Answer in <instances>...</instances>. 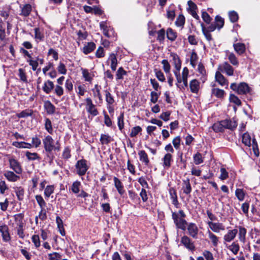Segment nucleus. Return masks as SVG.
<instances>
[{
	"instance_id": "57",
	"label": "nucleus",
	"mask_w": 260,
	"mask_h": 260,
	"mask_svg": "<svg viewBox=\"0 0 260 260\" xmlns=\"http://www.w3.org/2000/svg\"><path fill=\"white\" fill-rule=\"evenodd\" d=\"M36 199L41 209H44L46 207V203L41 196H36Z\"/></svg>"
},
{
	"instance_id": "33",
	"label": "nucleus",
	"mask_w": 260,
	"mask_h": 260,
	"mask_svg": "<svg viewBox=\"0 0 260 260\" xmlns=\"http://www.w3.org/2000/svg\"><path fill=\"white\" fill-rule=\"evenodd\" d=\"M31 11V6L29 4L24 5L21 8V15L28 16Z\"/></svg>"
},
{
	"instance_id": "28",
	"label": "nucleus",
	"mask_w": 260,
	"mask_h": 260,
	"mask_svg": "<svg viewBox=\"0 0 260 260\" xmlns=\"http://www.w3.org/2000/svg\"><path fill=\"white\" fill-rule=\"evenodd\" d=\"M54 85L50 80H47L45 82L43 86V91L47 94L49 93L51 90L54 88Z\"/></svg>"
},
{
	"instance_id": "4",
	"label": "nucleus",
	"mask_w": 260,
	"mask_h": 260,
	"mask_svg": "<svg viewBox=\"0 0 260 260\" xmlns=\"http://www.w3.org/2000/svg\"><path fill=\"white\" fill-rule=\"evenodd\" d=\"M81 187V183L79 181H74L71 187V189L72 192L75 194L79 193L77 196L78 197H81L85 198L88 196V194L83 190H81L80 191V188Z\"/></svg>"
},
{
	"instance_id": "30",
	"label": "nucleus",
	"mask_w": 260,
	"mask_h": 260,
	"mask_svg": "<svg viewBox=\"0 0 260 260\" xmlns=\"http://www.w3.org/2000/svg\"><path fill=\"white\" fill-rule=\"evenodd\" d=\"M95 48V44L94 43L89 42L83 47L82 50L85 54H87L93 51Z\"/></svg>"
},
{
	"instance_id": "60",
	"label": "nucleus",
	"mask_w": 260,
	"mask_h": 260,
	"mask_svg": "<svg viewBox=\"0 0 260 260\" xmlns=\"http://www.w3.org/2000/svg\"><path fill=\"white\" fill-rule=\"evenodd\" d=\"M185 23V18L182 15H179L175 22V24L177 26H182Z\"/></svg>"
},
{
	"instance_id": "2",
	"label": "nucleus",
	"mask_w": 260,
	"mask_h": 260,
	"mask_svg": "<svg viewBox=\"0 0 260 260\" xmlns=\"http://www.w3.org/2000/svg\"><path fill=\"white\" fill-rule=\"evenodd\" d=\"M43 144L45 151L48 154H50L53 150L59 151L60 150V145L58 142L56 143V146L54 144V140L52 138L48 135L43 140Z\"/></svg>"
},
{
	"instance_id": "48",
	"label": "nucleus",
	"mask_w": 260,
	"mask_h": 260,
	"mask_svg": "<svg viewBox=\"0 0 260 260\" xmlns=\"http://www.w3.org/2000/svg\"><path fill=\"white\" fill-rule=\"evenodd\" d=\"M228 59L233 65L238 66L239 64L238 59L233 53H230L229 54Z\"/></svg>"
},
{
	"instance_id": "31",
	"label": "nucleus",
	"mask_w": 260,
	"mask_h": 260,
	"mask_svg": "<svg viewBox=\"0 0 260 260\" xmlns=\"http://www.w3.org/2000/svg\"><path fill=\"white\" fill-rule=\"evenodd\" d=\"M207 233L208 235V237L211 240L212 245L214 246H217L219 243L218 237L210 231H208Z\"/></svg>"
},
{
	"instance_id": "44",
	"label": "nucleus",
	"mask_w": 260,
	"mask_h": 260,
	"mask_svg": "<svg viewBox=\"0 0 260 260\" xmlns=\"http://www.w3.org/2000/svg\"><path fill=\"white\" fill-rule=\"evenodd\" d=\"M6 37L5 23L0 18V39L4 40Z\"/></svg>"
},
{
	"instance_id": "16",
	"label": "nucleus",
	"mask_w": 260,
	"mask_h": 260,
	"mask_svg": "<svg viewBox=\"0 0 260 260\" xmlns=\"http://www.w3.org/2000/svg\"><path fill=\"white\" fill-rule=\"evenodd\" d=\"M237 233L238 230L237 229L229 230L223 236L224 243L231 242L235 238Z\"/></svg>"
},
{
	"instance_id": "54",
	"label": "nucleus",
	"mask_w": 260,
	"mask_h": 260,
	"mask_svg": "<svg viewBox=\"0 0 260 260\" xmlns=\"http://www.w3.org/2000/svg\"><path fill=\"white\" fill-rule=\"evenodd\" d=\"M105 92L106 96V101L107 102L108 105H112L114 102V100L113 99V96L108 90H105Z\"/></svg>"
},
{
	"instance_id": "49",
	"label": "nucleus",
	"mask_w": 260,
	"mask_h": 260,
	"mask_svg": "<svg viewBox=\"0 0 260 260\" xmlns=\"http://www.w3.org/2000/svg\"><path fill=\"white\" fill-rule=\"evenodd\" d=\"M142 131V129L140 126H135L132 128L129 136L131 137H135Z\"/></svg>"
},
{
	"instance_id": "26",
	"label": "nucleus",
	"mask_w": 260,
	"mask_h": 260,
	"mask_svg": "<svg viewBox=\"0 0 260 260\" xmlns=\"http://www.w3.org/2000/svg\"><path fill=\"white\" fill-rule=\"evenodd\" d=\"M233 47L234 48L235 51L238 53L239 55H241L243 54L246 50L245 45L243 43H237L233 44Z\"/></svg>"
},
{
	"instance_id": "17",
	"label": "nucleus",
	"mask_w": 260,
	"mask_h": 260,
	"mask_svg": "<svg viewBox=\"0 0 260 260\" xmlns=\"http://www.w3.org/2000/svg\"><path fill=\"white\" fill-rule=\"evenodd\" d=\"M213 87L211 90V93L212 95L218 99H223L225 94V91L220 89L218 88H215V84L213 83L212 84Z\"/></svg>"
},
{
	"instance_id": "43",
	"label": "nucleus",
	"mask_w": 260,
	"mask_h": 260,
	"mask_svg": "<svg viewBox=\"0 0 260 260\" xmlns=\"http://www.w3.org/2000/svg\"><path fill=\"white\" fill-rule=\"evenodd\" d=\"M193 158L194 164L197 165H200L204 162L202 155L199 152H197L196 154H195L193 155Z\"/></svg>"
},
{
	"instance_id": "55",
	"label": "nucleus",
	"mask_w": 260,
	"mask_h": 260,
	"mask_svg": "<svg viewBox=\"0 0 260 260\" xmlns=\"http://www.w3.org/2000/svg\"><path fill=\"white\" fill-rule=\"evenodd\" d=\"M54 187L53 185H48L45 189L44 194L45 196L49 198L50 195L53 192Z\"/></svg>"
},
{
	"instance_id": "38",
	"label": "nucleus",
	"mask_w": 260,
	"mask_h": 260,
	"mask_svg": "<svg viewBox=\"0 0 260 260\" xmlns=\"http://www.w3.org/2000/svg\"><path fill=\"white\" fill-rule=\"evenodd\" d=\"M167 38L171 41H174L177 38L176 32L172 28H168L167 30Z\"/></svg>"
},
{
	"instance_id": "20",
	"label": "nucleus",
	"mask_w": 260,
	"mask_h": 260,
	"mask_svg": "<svg viewBox=\"0 0 260 260\" xmlns=\"http://www.w3.org/2000/svg\"><path fill=\"white\" fill-rule=\"evenodd\" d=\"M250 91L248 85L245 82H241L238 85L237 93L239 94H246Z\"/></svg>"
},
{
	"instance_id": "64",
	"label": "nucleus",
	"mask_w": 260,
	"mask_h": 260,
	"mask_svg": "<svg viewBox=\"0 0 260 260\" xmlns=\"http://www.w3.org/2000/svg\"><path fill=\"white\" fill-rule=\"evenodd\" d=\"M48 256L49 260H59L61 258V255L57 252L49 253Z\"/></svg>"
},
{
	"instance_id": "21",
	"label": "nucleus",
	"mask_w": 260,
	"mask_h": 260,
	"mask_svg": "<svg viewBox=\"0 0 260 260\" xmlns=\"http://www.w3.org/2000/svg\"><path fill=\"white\" fill-rule=\"evenodd\" d=\"M182 190L186 194H189L191 192L192 188L189 179L183 181Z\"/></svg>"
},
{
	"instance_id": "14",
	"label": "nucleus",
	"mask_w": 260,
	"mask_h": 260,
	"mask_svg": "<svg viewBox=\"0 0 260 260\" xmlns=\"http://www.w3.org/2000/svg\"><path fill=\"white\" fill-rule=\"evenodd\" d=\"M215 81L219 83V84L222 86H225V88H227L229 82L225 78V77L221 74L219 71H217L215 76Z\"/></svg>"
},
{
	"instance_id": "18",
	"label": "nucleus",
	"mask_w": 260,
	"mask_h": 260,
	"mask_svg": "<svg viewBox=\"0 0 260 260\" xmlns=\"http://www.w3.org/2000/svg\"><path fill=\"white\" fill-rule=\"evenodd\" d=\"M222 124L223 130L225 128L233 129L237 127V124L236 121H232L231 120L225 119L220 121Z\"/></svg>"
},
{
	"instance_id": "25",
	"label": "nucleus",
	"mask_w": 260,
	"mask_h": 260,
	"mask_svg": "<svg viewBox=\"0 0 260 260\" xmlns=\"http://www.w3.org/2000/svg\"><path fill=\"white\" fill-rule=\"evenodd\" d=\"M169 194L171 199L172 201V204L176 207H178L179 203L177 199V193L175 189L171 187L169 189Z\"/></svg>"
},
{
	"instance_id": "53",
	"label": "nucleus",
	"mask_w": 260,
	"mask_h": 260,
	"mask_svg": "<svg viewBox=\"0 0 260 260\" xmlns=\"http://www.w3.org/2000/svg\"><path fill=\"white\" fill-rule=\"evenodd\" d=\"M45 127L46 131L50 134L53 133V128L52 126V123L50 120L48 118H46Z\"/></svg>"
},
{
	"instance_id": "19",
	"label": "nucleus",
	"mask_w": 260,
	"mask_h": 260,
	"mask_svg": "<svg viewBox=\"0 0 260 260\" xmlns=\"http://www.w3.org/2000/svg\"><path fill=\"white\" fill-rule=\"evenodd\" d=\"M6 179L11 182H16L20 179V177L15 174L13 172L10 171H6L4 174Z\"/></svg>"
},
{
	"instance_id": "24",
	"label": "nucleus",
	"mask_w": 260,
	"mask_h": 260,
	"mask_svg": "<svg viewBox=\"0 0 260 260\" xmlns=\"http://www.w3.org/2000/svg\"><path fill=\"white\" fill-rule=\"evenodd\" d=\"M200 82L196 79H193L189 83V87L191 92L197 93L200 89Z\"/></svg>"
},
{
	"instance_id": "37",
	"label": "nucleus",
	"mask_w": 260,
	"mask_h": 260,
	"mask_svg": "<svg viewBox=\"0 0 260 260\" xmlns=\"http://www.w3.org/2000/svg\"><path fill=\"white\" fill-rule=\"evenodd\" d=\"M251 137L249 134L247 133H244L242 136V141L243 144H244L247 146H251Z\"/></svg>"
},
{
	"instance_id": "11",
	"label": "nucleus",
	"mask_w": 260,
	"mask_h": 260,
	"mask_svg": "<svg viewBox=\"0 0 260 260\" xmlns=\"http://www.w3.org/2000/svg\"><path fill=\"white\" fill-rule=\"evenodd\" d=\"M186 227L188 234L193 238L197 239L199 232V229L197 225L194 223H189Z\"/></svg>"
},
{
	"instance_id": "59",
	"label": "nucleus",
	"mask_w": 260,
	"mask_h": 260,
	"mask_svg": "<svg viewBox=\"0 0 260 260\" xmlns=\"http://www.w3.org/2000/svg\"><path fill=\"white\" fill-rule=\"evenodd\" d=\"M160 94V92L157 93L156 91H152L150 93V101L154 104L156 103Z\"/></svg>"
},
{
	"instance_id": "6",
	"label": "nucleus",
	"mask_w": 260,
	"mask_h": 260,
	"mask_svg": "<svg viewBox=\"0 0 260 260\" xmlns=\"http://www.w3.org/2000/svg\"><path fill=\"white\" fill-rule=\"evenodd\" d=\"M218 71L224 73L228 76H232L234 74V69L228 62L220 64L218 67Z\"/></svg>"
},
{
	"instance_id": "50",
	"label": "nucleus",
	"mask_w": 260,
	"mask_h": 260,
	"mask_svg": "<svg viewBox=\"0 0 260 260\" xmlns=\"http://www.w3.org/2000/svg\"><path fill=\"white\" fill-rule=\"evenodd\" d=\"M16 196L19 200L21 201L23 199L24 190L21 187H17L15 190Z\"/></svg>"
},
{
	"instance_id": "40",
	"label": "nucleus",
	"mask_w": 260,
	"mask_h": 260,
	"mask_svg": "<svg viewBox=\"0 0 260 260\" xmlns=\"http://www.w3.org/2000/svg\"><path fill=\"white\" fill-rule=\"evenodd\" d=\"M239 238L240 241L242 242H245V236L246 234V230L245 228L242 226H239Z\"/></svg>"
},
{
	"instance_id": "12",
	"label": "nucleus",
	"mask_w": 260,
	"mask_h": 260,
	"mask_svg": "<svg viewBox=\"0 0 260 260\" xmlns=\"http://www.w3.org/2000/svg\"><path fill=\"white\" fill-rule=\"evenodd\" d=\"M163 167L166 169L170 168L172 162L173 161V156L170 153H166L161 159Z\"/></svg>"
},
{
	"instance_id": "29",
	"label": "nucleus",
	"mask_w": 260,
	"mask_h": 260,
	"mask_svg": "<svg viewBox=\"0 0 260 260\" xmlns=\"http://www.w3.org/2000/svg\"><path fill=\"white\" fill-rule=\"evenodd\" d=\"M140 160L144 163L145 165L148 166L149 164V159L147 154L144 150H140L138 152Z\"/></svg>"
},
{
	"instance_id": "34",
	"label": "nucleus",
	"mask_w": 260,
	"mask_h": 260,
	"mask_svg": "<svg viewBox=\"0 0 260 260\" xmlns=\"http://www.w3.org/2000/svg\"><path fill=\"white\" fill-rule=\"evenodd\" d=\"M44 107L47 113L49 114H52L55 112V108L49 101H47L45 103Z\"/></svg>"
},
{
	"instance_id": "9",
	"label": "nucleus",
	"mask_w": 260,
	"mask_h": 260,
	"mask_svg": "<svg viewBox=\"0 0 260 260\" xmlns=\"http://www.w3.org/2000/svg\"><path fill=\"white\" fill-rule=\"evenodd\" d=\"M10 167L14 170V171L18 174H20L22 172V169L20 163L14 158H10L9 160Z\"/></svg>"
},
{
	"instance_id": "61",
	"label": "nucleus",
	"mask_w": 260,
	"mask_h": 260,
	"mask_svg": "<svg viewBox=\"0 0 260 260\" xmlns=\"http://www.w3.org/2000/svg\"><path fill=\"white\" fill-rule=\"evenodd\" d=\"M220 175L219 178L221 180H224L229 177V173L225 168H221L220 170Z\"/></svg>"
},
{
	"instance_id": "56",
	"label": "nucleus",
	"mask_w": 260,
	"mask_h": 260,
	"mask_svg": "<svg viewBox=\"0 0 260 260\" xmlns=\"http://www.w3.org/2000/svg\"><path fill=\"white\" fill-rule=\"evenodd\" d=\"M212 128L216 133L221 132L224 131L220 121L215 123L212 126Z\"/></svg>"
},
{
	"instance_id": "58",
	"label": "nucleus",
	"mask_w": 260,
	"mask_h": 260,
	"mask_svg": "<svg viewBox=\"0 0 260 260\" xmlns=\"http://www.w3.org/2000/svg\"><path fill=\"white\" fill-rule=\"evenodd\" d=\"M82 73L83 77L85 79V81L88 82L91 81L92 78L91 77L90 74L89 73L87 70L82 69Z\"/></svg>"
},
{
	"instance_id": "62",
	"label": "nucleus",
	"mask_w": 260,
	"mask_h": 260,
	"mask_svg": "<svg viewBox=\"0 0 260 260\" xmlns=\"http://www.w3.org/2000/svg\"><path fill=\"white\" fill-rule=\"evenodd\" d=\"M126 74V72L122 68H119L116 72V79H122L123 76Z\"/></svg>"
},
{
	"instance_id": "15",
	"label": "nucleus",
	"mask_w": 260,
	"mask_h": 260,
	"mask_svg": "<svg viewBox=\"0 0 260 260\" xmlns=\"http://www.w3.org/2000/svg\"><path fill=\"white\" fill-rule=\"evenodd\" d=\"M181 243L188 249L194 250L195 246L191 239L186 236H183L181 239Z\"/></svg>"
},
{
	"instance_id": "41",
	"label": "nucleus",
	"mask_w": 260,
	"mask_h": 260,
	"mask_svg": "<svg viewBox=\"0 0 260 260\" xmlns=\"http://www.w3.org/2000/svg\"><path fill=\"white\" fill-rule=\"evenodd\" d=\"M101 87L98 85L96 84L94 86V88L92 89V91L93 93V95L95 97H98L100 101V102H102V96L100 92Z\"/></svg>"
},
{
	"instance_id": "51",
	"label": "nucleus",
	"mask_w": 260,
	"mask_h": 260,
	"mask_svg": "<svg viewBox=\"0 0 260 260\" xmlns=\"http://www.w3.org/2000/svg\"><path fill=\"white\" fill-rule=\"evenodd\" d=\"M229 100L230 102L233 103L238 106L241 105V100L237 96L233 94H230Z\"/></svg>"
},
{
	"instance_id": "7",
	"label": "nucleus",
	"mask_w": 260,
	"mask_h": 260,
	"mask_svg": "<svg viewBox=\"0 0 260 260\" xmlns=\"http://www.w3.org/2000/svg\"><path fill=\"white\" fill-rule=\"evenodd\" d=\"M86 105V110L92 116H96L99 112L95 108V106L92 103L91 99L89 98H86L85 100Z\"/></svg>"
},
{
	"instance_id": "39",
	"label": "nucleus",
	"mask_w": 260,
	"mask_h": 260,
	"mask_svg": "<svg viewBox=\"0 0 260 260\" xmlns=\"http://www.w3.org/2000/svg\"><path fill=\"white\" fill-rule=\"evenodd\" d=\"M214 23L215 24L216 28L220 29L224 25V19L220 16H217L215 18V22Z\"/></svg>"
},
{
	"instance_id": "36",
	"label": "nucleus",
	"mask_w": 260,
	"mask_h": 260,
	"mask_svg": "<svg viewBox=\"0 0 260 260\" xmlns=\"http://www.w3.org/2000/svg\"><path fill=\"white\" fill-rule=\"evenodd\" d=\"M112 141L113 139L109 135L101 134L100 138V142L102 144L108 145Z\"/></svg>"
},
{
	"instance_id": "42",
	"label": "nucleus",
	"mask_w": 260,
	"mask_h": 260,
	"mask_svg": "<svg viewBox=\"0 0 260 260\" xmlns=\"http://www.w3.org/2000/svg\"><path fill=\"white\" fill-rule=\"evenodd\" d=\"M228 248L235 255L238 253L240 249L239 245L236 242H233L231 245L228 247Z\"/></svg>"
},
{
	"instance_id": "13",
	"label": "nucleus",
	"mask_w": 260,
	"mask_h": 260,
	"mask_svg": "<svg viewBox=\"0 0 260 260\" xmlns=\"http://www.w3.org/2000/svg\"><path fill=\"white\" fill-rule=\"evenodd\" d=\"M113 181L114 186L116 188V190L118 191V193L121 196H122L125 192L123 183L121 182L120 180L119 179L116 177H113Z\"/></svg>"
},
{
	"instance_id": "52",
	"label": "nucleus",
	"mask_w": 260,
	"mask_h": 260,
	"mask_svg": "<svg viewBox=\"0 0 260 260\" xmlns=\"http://www.w3.org/2000/svg\"><path fill=\"white\" fill-rule=\"evenodd\" d=\"M161 63L163 65V70L166 74L170 73L171 70V66L168 62V61L166 59H164L161 61Z\"/></svg>"
},
{
	"instance_id": "10",
	"label": "nucleus",
	"mask_w": 260,
	"mask_h": 260,
	"mask_svg": "<svg viewBox=\"0 0 260 260\" xmlns=\"http://www.w3.org/2000/svg\"><path fill=\"white\" fill-rule=\"evenodd\" d=\"M0 233H1L3 240L4 242H7L11 240V236L9 233V230L8 226L4 224L0 226Z\"/></svg>"
},
{
	"instance_id": "3",
	"label": "nucleus",
	"mask_w": 260,
	"mask_h": 260,
	"mask_svg": "<svg viewBox=\"0 0 260 260\" xmlns=\"http://www.w3.org/2000/svg\"><path fill=\"white\" fill-rule=\"evenodd\" d=\"M75 168L77 170V173L79 176H82L86 174L89 167L87 165V160L82 159L77 161L75 165Z\"/></svg>"
},
{
	"instance_id": "35",
	"label": "nucleus",
	"mask_w": 260,
	"mask_h": 260,
	"mask_svg": "<svg viewBox=\"0 0 260 260\" xmlns=\"http://www.w3.org/2000/svg\"><path fill=\"white\" fill-rule=\"evenodd\" d=\"M12 145L16 147L20 148H30L32 147L31 144L24 142H14Z\"/></svg>"
},
{
	"instance_id": "32",
	"label": "nucleus",
	"mask_w": 260,
	"mask_h": 260,
	"mask_svg": "<svg viewBox=\"0 0 260 260\" xmlns=\"http://www.w3.org/2000/svg\"><path fill=\"white\" fill-rule=\"evenodd\" d=\"M198 56L194 51H192L190 56V63L193 68H195L198 60Z\"/></svg>"
},
{
	"instance_id": "1",
	"label": "nucleus",
	"mask_w": 260,
	"mask_h": 260,
	"mask_svg": "<svg viewBox=\"0 0 260 260\" xmlns=\"http://www.w3.org/2000/svg\"><path fill=\"white\" fill-rule=\"evenodd\" d=\"M170 56L172 58L173 63L175 69L173 71V73L177 80L176 86L180 89L187 87L188 86L187 79L189 76L188 68L184 67L181 75L180 71L181 68V61L179 56L175 53H171Z\"/></svg>"
},
{
	"instance_id": "5",
	"label": "nucleus",
	"mask_w": 260,
	"mask_h": 260,
	"mask_svg": "<svg viewBox=\"0 0 260 260\" xmlns=\"http://www.w3.org/2000/svg\"><path fill=\"white\" fill-rule=\"evenodd\" d=\"M172 218L178 229H180L183 231L185 230L188 224L187 221L183 218H179L178 214L176 213H173Z\"/></svg>"
},
{
	"instance_id": "22",
	"label": "nucleus",
	"mask_w": 260,
	"mask_h": 260,
	"mask_svg": "<svg viewBox=\"0 0 260 260\" xmlns=\"http://www.w3.org/2000/svg\"><path fill=\"white\" fill-rule=\"evenodd\" d=\"M34 38L37 43L44 40V35L42 30L39 27H36L34 29Z\"/></svg>"
},
{
	"instance_id": "8",
	"label": "nucleus",
	"mask_w": 260,
	"mask_h": 260,
	"mask_svg": "<svg viewBox=\"0 0 260 260\" xmlns=\"http://www.w3.org/2000/svg\"><path fill=\"white\" fill-rule=\"evenodd\" d=\"M208 225L209 228L214 233H218L225 230L224 225L221 222H213L208 221Z\"/></svg>"
},
{
	"instance_id": "23",
	"label": "nucleus",
	"mask_w": 260,
	"mask_h": 260,
	"mask_svg": "<svg viewBox=\"0 0 260 260\" xmlns=\"http://www.w3.org/2000/svg\"><path fill=\"white\" fill-rule=\"evenodd\" d=\"M107 62H110V67L112 70L115 71L117 65V59L116 55L114 53H111L109 55Z\"/></svg>"
},
{
	"instance_id": "45",
	"label": "nucleus",
	"mask_w": 260,
	"mask_h": 260,
	"mask_svg": "<svg viewBox=\"0 0 260 260\" xmlns=\"http://www.w3.org/2000/svg\"><path fill=\"white\" fill-rule=\"evenodd\" d=\"M201 27H202V32L203 33L204 35L205 36L206 39L208 41H209V42L211 41L212 40V37L210 34V32L206 30V27L203 23H201Z\"/></svg>"
},
{
	"instance_id": "63",
	"label": "nucleus",
	"mask_w": 260,
	"mask_h": 260,
	"mask_svg": "<svg viewBox=\"0 0 260 260\" xmlns=\"http://www.w3.org/2000/svg\"><path fill=\"white\" fill-rule=\"evenodd\" d=\"M31 240L36 248L40 246L41 242L39 235H33L31 237Z\"/></svg>"
},
{
	"instance_id": "46",
	"label": "nucleus",
	"mask_w": 260,
	"mask_h": 260,
	"mask_svg": "<svg viewBox=\"0 0 260 260\" xmlns=\"http://www.w3.org/2000/svg\"><path fill=\"white\" fill-rule=\"evenodd\" d=\"M201 27H202V32L203 33L204 35L205 36L206 39L208 41H209V42L211 41L212 40V37L210 34V32L206 30V27L203 23H201Z\"/></svg>"
},
{
	"instance_id": "27",
	"label": "nucleus",
	"mask_w": 260,
	"mask_h": 260,
	"mask_svg": "<svg viewBox=\"0 0 260 260\" xmlns=\"http://www.w3.org/2000/svg\"><path fill=\"white\" fill-rule=\"evenodd\" d=\"M246 195V191L243 188H237L235 190V196L239 201H244Z\"/></svg>"
},
{
	"instance_id": "47",
	"label": "nucleus",
	"mask_w": 260,
	"mask_h": 260,
	"mask_svg": "<svg viewBox=\"0 0 260 260\" xmlns=\"http://www.w3.org/2000/svg\"><path fill=\"white\" fill-rule=\"evenodd\" d=\"M32 114V111L31 110L26 109L21 111L20 113L17 114L18 118H25L31 116Z\"/></svg>"
}]
</instances>
